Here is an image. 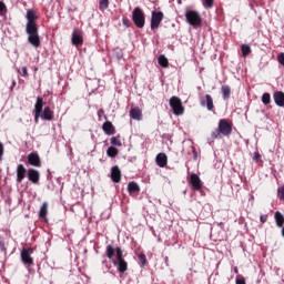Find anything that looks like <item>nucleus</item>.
<instances>
[{
    "mask_svg": "<svg viewBox=\"0 0 284 284\" xmlns=\"http://www.w3.org/2000/svg\"><path fill=\"white\" fill-rule=\"evenodd\" d=\"M221 134L222 136H230L232 134V123H229L225 119L220 120L219 128L211 133V141H216Z\"/></svg>",
    "mask_w": 284,
    "mask_h": 284,
    "instance_id": "obj_3",
    "label": "nucleus"
},
{
    "mask_svg": "<svg viewBox=\"0 0 284 284\" xmlns=\"http://www.w3.org/2000/svg\"><path fill=\"white\" fill-rule=\"evenodd\" d=\"M158 63L161 68H168L170 65V61H168V58L164 54H161L158 58Z\"/></svg>",
    "mask_w": 284,
    "mask_h": 284,
    "instance_id": "obj_25",
    "label": "nucleus"
},
{
    "mask_svg": "<svg viewBox=\"0 0 284 284\" xmlns=\"http://www.w3.org/2000/svg\"><path fill=\"white\" fill-rule=\"evenodd\" d=\"M40 116L43 121H52V119H54V111H52L50 106H45Z\"/></svg>",
    "mask_w": 284,
    "mask_h": 284,
    "instance_id": "obj_19",
    "label": "nucleus"
},
{
    "mask_svg": "<svg viewBox=\"0 0 284 284\" xmlns=\"http://www.w3.org/2000/svg\"><path fill=\"white\" fill-rule=\"evenodd\" d=\"M27 27L26 32L29 36L28 41L33 48H41V37H39V26H37V11L30 9L27 11Z\"/></svg>",
    "mask_w": 284,
    "mask_h": 284,
    "instance_id": "obj_1",
    "label": "nucleus"
},
{
    "mask_svg": "<svg viewBox=\"0 0 284 284\" xmlns=\"http://www.w3.org/2000/svg\"><path fill=\"white\" fill-rule=\"evenodd\" d=\"M16 85H17V82L13 80V81H12L11 90H12V88H14Z\"/></svg>",
    "mask_w": 284,
    "mask_h": 284,
    "instance_id": "obj_43",
    "label": "nucleus"
},
{
    "mask_svg": "<svg viewBox=\"0 0 284 284\" xmlns=\"http://www.w3.org/2000/svg\"><path fill=\"white\" fill-rule=\"evenodd\" d=\"M71 43L72 45H75V48L83 45V31H81L79 28H75L73 30L72 37H71Z\"/></svg>",
    "mask_w": 284,
    "mask_h": 284,
    "instance_id": "obj_10",
    "label": "nucleus"
},
{
    "mask_svg": "<svg viewBox=\"0 0 284 284\" xmlns=\"http://www.w3.org/2000/svg\"><path fill=\"white\" fill-rule=\"evenodd\" d=\"M138 258H139L142 267H145L148 265V257L145 256V253H140L138 255Z\"/></svg>",
    "mask_w": 284,
    "mask_h": 284,
    "instance_id": "obj_31",
    "label": "nucleus"
},
{
    "mask_svg": "<svg viewBox=\"0 0 284 284\" xmlns=\"http://www.w3.org/2000/svg\"><path fill=\"white\" fill-rule=\"evenodd\" d=\"M105 256L111 261L114 267H118L120 274L128 272V262L125 257H123V248H121V246L114 247L112 244L106 245Z\"/></svg>",
    "mask_w": 284,
    "mask_h": 284,
    "instance_id": "obj_2",
    "label": "nucleus"
},
{
    "mask_svg": "<svg viewBox=\"0 0 284 284\" xmlns=\"http://www.w3.org/2000/svg\"><path fill=\"white\" fill-rule=\"evenodd\" d=\"M21 77H23V79H28V77H29V74H28V67H23L22 68Z\"/></svg>",
    "mask_w": 284,
    "mask_h": 284,
    "instance_id": "obj_36",
    "label": "nucleus"
},
{
    "mask_svg": "<svg viewBox=\"0 0 284 284\" xmlns=\"http://www.w3.org/2000/svg\"><path fill=\"white\" fill-rule=\"evenodd\" d=\"M0 159H3V143L0 142Z\"/></svg>",
    "mask_w": 284,
    "mask_h": 284,
    "instance_id": "obj_41",
    "label": "nucleus"
},
{
    "mask_svg": "<svg viewBox=\"0 0 284 284\" xmlns=\"http://www.w3.org/2000/svg\"><path fill=\"white\" fill-rule=\"evenodd\" d=\"M273 99L275 101V105H278V108H284V93H283V91H275L273 93Z\"/></svg>",
    "mask_w": 284,
    "mask_h": 284,
    "instance_id": "obj_18",
    "label": "nucleus"
},
{
    "mask_svg": "<svg viewBox=\"0 0 284 284\" xmlns=\"http://www.w3.org/2000/svg\"><path fill=\"white\" fill-rule=\"evenodd\" d=\"M0 250L1 252H3L4 254L8 252V248L6 247V240L3 239V236L0 235Z\"/></svg>",
    "mask_w": 284,
    "mask_h": 284,
    "instance_id": "obj_33",
    "label": "nucleus"
},
{
    "mask_svg": "<svg viewBox=\"0 0 284 284\" xmlns=\"http://www.w3.org/2000/svg\"><path fill=\"white\" fill-rule=\"evenodd\" d=\"M130 116L134 121H141L143 119V112L141 111V108L135 106L130 110Z\"/></svg>",
    "mask_w": 284,
    "mask_h": 284,
    "instance_id": "obj_20",
    "label": "nucleus"
},
{
    "mask_svg": "<svg viewBox=\"0 0 284 284\" xmlns=\"http://www.w3.org/2000/svg\"><path fill=\"white\" fill-rule=\"evenodd\" d=\"M235 273H239V268H235Z\"/></svg>",
    "mask_w": 284,
    "mask_h": 284,
    "instance_id": "obj_44",
    "label": "nucleus"
},
{
    "mask_svg": "<svg viewBox=\"0 0 284 284\" xmlns=\"http://www.w3.org/2000/svg\"><path fill=\"white\" fill-rule=\"evenodd\" d=\"M165 14L162 11L151 12V30H159L161 22L163 21Z\"/></svg>",
    "mask_w": 284,
    "mask_h": 284,
    "instance_id": "obj_8",
    "label": "nucleus"
},
{
    "mask_svg": "<svg viewBox=\"0 0 284 284\" xmlns=\"http://www.w3.org/2000/svg\"><path fill=\"white\" fill-rule=\"evenodd\" d=\"M122 23H123V26H125V28H131L132 27V22L128 18H123Z\"/></svg>",
    "mask_w": 284,
    "mask_h": 284,
    "instance_id": "obj_35",
    "label": "nucleus"
},
{
    "mask_svg": "<svg viewBox=\"0 0 284 284\" xmlns=\"http://www.w3.org/2000/svg\"><path fill=\"white\" fill-rule=\"evenodd\" d=\"M109 7H110V0H100L99 10H101V12H103L104 10H108Z\"/></svg>",
    "mask_w": 284,
    "mask_h": 284,
    "instance_id": "obj_28",
    "label": "nucleus"
},
{
    "mask_svg": "<svg viewBox=\"0 0 284 284\" xmlns=\"http://www.w3.org/2000/svg\"><path fill=\"white\" fill-rule=\"evenodd\" d=\"M106 154L108 156H110L111 159H114V156H116L119 154V149L114 148V146H110L106 150Z\"/></svg>",
    "mask_w": 284,
    "mask_h": 284,
    "instance_id": "obj_27",
    "label": "nucleus"
},
{
    "mask_svg": "<svg viewBox=\"0 0 284 284\" xmlns=\"http://www.w3.org/2000/svg\"><path fill=\"white\" fill-rule=\"evenodd\" d=\"M111 145H115V148H121L123 143L121 142V136H113L111 138Z\"/></svg>",
    "mask_w": 284,
    "mask_h": 284,
    "instance_id": "obj_29",
    "label": "nucleus"
},
{
    "mask_svg": "<svg viewBox=\"0 0 284 284\" xmlns=\"http://www.w3.org/2000/svg\"><path fill=\"white\" fill-rule=\"evenodd\" d=\"M187 183L194 192H201V190H203V181H201V178L196 173L190 175Z\"/></svg>",
    "mask_w": 284,
    "mask_h": 284,
    "instance_id": "obj_7",
    "label": "nucleus"
},
{
    "mask_svg": "<svg viewBox=\"0 0 284 284\" xmlns=\"http://www.w3.org/2000/svg\"><path fill=\"white\" fill-rule=\"evenodd\" d=\"M19 74H21V70L18 69Z\"/></svg>",
    "mask_w": 284,
    "mask_h": 284,
    "instance_id": "obj_45",
    "label": "nucleus"
},
{
    "mask_svg": "<svg viewBox=\"0 0 284 284\" xmlns=\"http://www.w3.org/2000/svg\"><path fill=\"white\" fill-rule=\"evenodd\" d=\"M132 21L135 28H145V12L140 7H135L132 11Z\"/></svg>",
    "mask_w": 284,
    "mask_h": 284,
    "instance_id": "obj_5",
    "label": "nucleus"
},
{
    "mask_svg": "<svg viewBox=\"0 0 284 284\" xmlns=\"http://www.w3.org/2000/svg\"><path fill=\"white\" fill-rule=\"evenodd\" d=\"M128 192L130 196H134V194H139L141 192V186H139V183L132 181L128 184Z\"/></svg>",
    "mask_w": 284,
    "mask_h": 284,
    "instance_id": "obj_21",
    "label": "nucleus"
},
{
    "mask_svg": "<svg viewBox=\"0 0 284 284\" xmlns=\"http://www.w3.org/2000/svg\"><path fill=\"white\" fill-rule=\"evenodd\" d=\"M221 91L224 101L230 99V94H232V89L230 88V85H222Z\"/></svg>",
    "mask_w": 284,
    "mask_h": 284,
    "instance_id": "obj_24",
    "label": "nucleus"
},
{
    "mask_svg": "<svg viewBox=\"0 0 284 284\" xmlns=\"http://www.w3.org/2000/svg\"><path fill=\"white\" fill-rule=\"evenodd\" d=\"M155 161L159 168H165L168 165V155L165 153H159Z\"/></svg>",
    "mask_w": 284,
    "mask_h": 284,
    "instance_id": "obj_22",
    "label": "nucleus"
},
{
    "mask_svg": "<svg viewBox=\"0 0 284 284\" xmlns=\"http://www.w3.org/2000/svg\"><path fill=\"white\" fill-rule=\"evenodd\" d=\"M235 284H246L244 277H236Z\"/></svg>",
    "mask_w": 284,
    "mask_h": 284,
    "instance_id": "obj_39",
    "label": "nucleus"
},
{
    "mask_svg": "<svg viewBox=\"0 0 284 284\" xmlns=\"http://www.w3.org/2000/svg\"><path fill=\"white\" fill-rule=\"evenodd\" d=\"M185 20L193 28H201L203 26V18H201V13L195 10H189L185 12Z\"/></svg>",
    "mask_w": 284,
    "mask_h": 284,
    "instance_id": "obj_4",
    "label": "nucleus"
},
{
    "mask_svg": "<svg viewBox=\"0 0 284 284\" xmlns=\"http://www.w3.org/2000/svg\"><path fill=\"white\" fill-rule=\"evenodd\" d=\"M241 50L243 57H247L252 52V48L248 44H242Z\"/></svg>",
    "mask_w": 284,
    "mask_h": 284,
    "instance_id": "obj_32",
    "label": "nucleus"
},
{
    "mask_svg": "<svg viewBox=\"0 0 284 284\" xmlns=\"http://www.w3.org/2000/svg\"><path fill=\"white\" fill-rule=\"evenodd\" d=\"M7 10L6 3L3 1H0V14H2Z\"/></svg>",
    "mask_w": 284,
    "mask_h": 284,
    "instance_id": "obj_38",
    "label": "nucleus"
},
{
    "mask_svg": "<svg viewBox=\"0 0 284 284\" xmlns=\"http://www.w3.org/2000/svg\"><path fill=\"white\" fill-rule=\"evenodd\" d=\"M169 105L173 111V114L175 116H181L185 113V108L183 106V102L181 101V98L173 95L169 100Z\"/></svg>",
    "mask_w": 284,
    "mask_h": 284,
    "instance_id": "obj_6",
    "label": "nucleus"
},
{
    "mask_svg": "<svg viewBox=\"0 0 284 284\" xmlns=\"http://www.w3.org/2000/svg\"><path fill=\"white\" fill-rule=\"evenodd\" d=\"M102 130L108 136H112L116 132V129L114 128V124H112L110 121H105L102 124Z\"/></svg>",
    "mask_w": 284,
    "mask_h": 284,
    "instance_id": "obj_16",
    "label": "nucleus"
},
{
    "mask_svg": "<svg viewBox=\"0 0 284 284\" xmlns=\"http://www.w3.org/2000/svg\"><path fill=\"white\" fill-rule=\"evenodd\" d=\"M260 221L261 223H267V215H261Z\"/></svg>",
    "mask_w": 284,
    "mask_h": 284,
    "instance_id": "obj_40",
    "label": "nucleus"
},
{
    "mask_svg": "<svg viewBox=\"0 0 284 284\" xmlns=\"http://www.w3.org/2000/svg\"><path fill=\"white\" fill-rule=\"evenodd\" d=\"M111 180L113 183H121V169L118 165L111 169Z\"/></svg>",
    "mask_w": 284,
    "mask_h": 284,
    "instance_id": "obj_17",
    "label": "nucleus"
},
{
    "mask_svg": "<svg viewBox=\"0 0 284 284\" xmlns=\"http://www.w3.org/2000/svg\"><path fill=\"white\" fill-rule=\"evenodd\" d=\"M27 159H28L29 165H32L33 168H41V156H39V153L37 152L29 153Z\"/></svg>",
    "mask_w": 284,
    "mask_h": 284,
    "instance_id": "obj_12",
    "label": "nucleus"
},
{
    "mask_svg": "<svg viewBox=\"0 0 284 284\" xmlns=\"http://www.w3.org/2000/svg\"><path fill=\"white\" fill-rule=\"evenodd\" d=\"M48 216V202H43L40 207L39 217L45 219Z\"/></svg>",
    "mask_w": 284,
    "mask_h": 284,
    "instance_id": "obj_26",
    "label": "nucleus"
},
{
    "mask_svg": "<svg viewBox=\"0 0 284 284\" xmlns=\"http://www.w3.org/2000/svg\"><path fill=\"white\" fill-rule=\"evenodd\" d=\"M275 222H276L277 227H283L284 216H283L282 212H280V211L275 212Z\"/></svg>",
    "mask_w": 284,
    "mask_h": 284,
    "instance_id": "obj_23",
    "label": "nucleus"
},
{
    "mask_svg": "<svg viewBox=\"0 0 284 284\" xmlns=\"http://www.w3.org/2000/svg\"><path fill=\"white\" fill-rule=\"evenodd\" d=\"M204 8H214V0H204L203 2Z\"/></svg>",
    "mask_w": 284,
    "mask_h": 284,
    "instance_id": "obj_34",
    "label": "nucleus"
},
{
    "mask_svg": "<svg viewBox=\"0 0 284 284\" xmlns=\"http://www.w3.org/2000/svg\"><path fill=\"white\" fill-rule=\"evenodd\" d=\"M200 104L202 105V108H206L209 112L214 111V99L210 94H206L205 99H201Z\"/></svg>",
    "mask_w": 284,
    "mask_h": 284,
    "instance_id": "obj_13",
    "label": "nucleus"
},
{
    "mask_svg": "<svg viewBox=\"0 0 284 284\" xmlns=\"http://www.w3.org/2000/svg\"><path fill=\"white\" fill-rule=\"evenodd\" d=\"M34 252V248L28 247V248H22L21 251V261L24 265H34V258L30 256Z\"/></svg>",
    "mask_w": 284,
    "mask_h": 284,
    "instance_id": "obj_9",
    "label": "nucleus"
},
{
    "mask_svg": "<svg viewBox=\"0 0 284 284\" xmlns=\"http://www.w3.org/2000/svg\"><path fill=\"white\" fill-rule=\"evenodd\" d=\"M253 159H254V161L256 163H258L261 161V153L260 152H255Z\"/></svg>",
    "mask_w": 284,
    "mask_h": 284,
    "instance_id": "obj_37",
    "label": "nucleus"
},
{
    "mask_svg": "<svg viewBox=\"0 0 284 284\" xmlns=\"http://www.w3.org/2000/svg\"><path fill=\"white\" fill-rule=\"evenodd\" d=\"M262 103L264 105H270V103H272V95L270 93H263Z\"/></svg>",
    "mask_w": 284,
    "mask_h": 284,
    "instance_id": "obj_30",
    "label": "nucleus"
},
{
    "mask_svg": "<svg viewBox=\"0 0 284 284\" xmlns=\"http://www.w3.org/2000/svg\"><path fill=\"white\" fill-rule=\"evenodd\" d=\"M27 176H28V180L31 181V183H33V185H39V181L41 179V173H39L38 170L29 169L27 171Z\"/></svg>",
    "mask_w": 284,
    "mask_h": 284,
    "instance_id": "obj_11",
    "label": "nucleus"
},
{
    "mask_svg": "<svg viewBox=\"0 0 284 284\" xmlns=\"http://www.w3.org/2000/svg\"><path fill=\"white\" fill-rule=\"evenodd\" d=\"M102 263L105 265V268H106V270H110L111 266L108 265V262L103 261Z\"/></svg>",
    "mask_w": 284,
    "mask_h": 284,
    "instance_id": "obj_42",
    "label": "nucleus"
},
{
    "mask_svg": "<svg viewBox=\"0 0 284 284\" xmlns=\"http://www.w3.org/2000/svg\"><path fill=\"white\" fill-rule=\"evenodd\" d=\"M16 172H17V183H22L23 179H26V174H28V170L23 164H18Z\"/></svg>",
    "mask_w": 284,
    "mask_h": 284,
    "instance_id": "obj_15",
    "label": "nucleus"
},
{
    "mask_svg": "<svg viewBox=\"0 0 284 284\" xmlns=\"http://www.w3.org/2000/svg\"><path fill=\"white\" fill-rule=\"evenodd\" d=\"M41 112H43V98L38 97L34 105V121L39 123V116H41Z\"/></svg>",
    "mask_w": 284,
    "mask_h": 284,
    "instance_id": "obj_14",
    "label": "nucleus"
}]
</instances>
